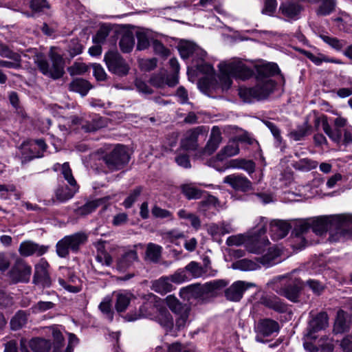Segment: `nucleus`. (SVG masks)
Masks as SVG:
<instances>
[{
  "label": "nucleus",
  "instance_id": "nucleus-1",
  "mask_svg": "<svg viewBox=\"0 0 352 352\" xmlns=\"http://www.w3.org/2000/svg\"><path fill=\"white\" fill-rule=\"evenodd\" d=\"M280 73L277 64L270 63L256 67V85L254 87L241 89L239 96L245 102L265 99L273 91L275 82L271 77Z\"/></svg>",
  "mask_w": 352,
  "mask_h": 352
},
{
  "label": "nucleus",
  "instance_id": "nucleus-2",
  "mask_svg": "<svg viewBox=\"0 0 352 352\" xmlns=\"http://www.w3.org/2000/svg\"><path fill=\"white\" fill-rule=\"evenodd\" d=\"M311 232L316 235L322 236L329 231V240L331 242L340 241L344 237L346 231L342 228L344 221L339 216L333 217H320L311 219Z\"/></svg>",
  "mask_w": 352,
  "mask_h": 352
},
{
  "label": "nucleus",
  "instance_id": "nucleus-3",
  "mask_svg": "<svg viewBox=\"0 0 352 352\" xmlns=\"http://www.w3.org/2000/svg\"><path fill=\"white\" fill-rule=\"evenodd\" d=\"M50 58L52 61V66L42 53L36 54L34 57V61L38 68L39 71L46 76L54 80L60 78L64 73V59L62 56L56 52L50 51Z\"/></svg>",
  "mask_w": 352,
  "mask_h": 352
},
{
  "label": "nucleus",
  "instance_id": "nucleus-4",
  "mask_svg": "<svg viewBox=\"0 0 352 352\" xmlns=\"http://www.w3.org/2000/svg\"><path fill=\"white\" fill-rule=\"evenodd\" d=\"M52 336L54 338L53 347L50 340L35 338H32L29 346L34 352H72L70 344L65 349L64 338L62 333L58 329H53Z\"/></svg>",
  "mask_w": 352,
  "mask_h": 352
},
{
  "label": "nucleus",
  "instance_id": "nucleus-5",
  "mask_svg": "<svg viewBox=\"0 0 352 352\" xmlns=\"http://www.w3.org/2000/svg\"><path fill=\"white\" fill-rule=\"evenodd\" d=\"M87 241V235L83 232H76L67 235L58 241L56 245V251L59 257L66 258L69 254V251L76 253L81 245Z\"/></svg>",
  "mask_w": 352,
  "mask_h": 352
},
{
  "label": "nucleus",
  "instance_id": "nucleus-6",
  "mask_svg": "<svg viewBox=\"0 0 352 352\" xmlns=\"http://www.w3.org/2000/svg\"><path fill=\"white\" fill-rule=\"evenodd\" d=\"M129 160L127 148L121 144L116 145L102 157L106 167L111 172L124 168Z\"/></svg>",
  "mask_w": 352,
  "mask_h": 352
},
{
  "label": "nucleus",
  "instance_id": "nucleus-7",
  "mask_svg": "<svg viewBox=\"0 0 352 352\" xmlns=\"http://www.w3.org/2000/svg\"><path fill=\"white\" fill-rule=\"evenodd\" d=\"M219 67L224 75L243 80L248 79L253 74L252 70L240 60L221 63Z\"/></svg>",
  "mask_w": 352,
  "mask_h": 352
},
{
  "label": "nucleus",
  "instance_id": "nucleus-8",
  "mask_svg": "<svg viewBox=\"0 0 352 352\" xmlns=\"http://www.w3.org/2000/svg\"><path fill=\"white\" fill-rule=\"evenodd\" d=\"M104 60L110 72L118 76H124L129 73V65L117 51L106 53Z\"/></svg>",
  "mask_w": 352,
  "mask_h": 352
},
{
  "label": "nucleus",
  "instance_id": "nucleus-9",
  "mask_svg": "<svg viewBox=\"0 0 352 352\" xmlns=\"http://www.w3.org/2000/svg\"><path fill=\"white\" fill-rule=\"evenodd\" d=\"M228 283L224 280H215L206 283L204 285H192L181 289V296L189 295L194 297H199L205 292H214L225 287Z\"/></svg>",
  "mask_w": 352,
  "mask_h": 352
},
{
  "label": "nucleus",
  "instance_id": "nucleus-10",
  "mask_svg": "<svg viewBox=\"0 0 352 352\" xmlns=\"http://www.w3.org/2000/svg\"><path fill=\"white\" fill-rule=\"evenodd\" d=\"M32 268L25 261L19 259L9 272V277L12 283H27L30 280Z\"/></svg>",
  "mask_w": 352,
  "mask_h": 352
},
{
  "label": "nucleus",
  "instance_id": "nucleus-11",
  "mask_svg": "<svg viewBox=\"0 0 352 352\" xmlns=\"http://www.w3.org/2000/svg\"><path fill=\"white\" fill-rule=\"evenodd\" d=\"M305 8L298 2L293 0H287L283 2L279 7V12L284 16L287 21H296L300 18V14Z\"/></svg>",
  "mask_w": 352,
  "mask_h": 352
},
{
  "label": "nucleus",
  "instance_id": "nucleus-12",
  "mask_svg": "<svg viewBox=\"0 0 352 352\" xmlns=\"http://www.w3.org/2000/svg\"><path fill=\"white\" fill-rule=\"evenodd\" d=\"M255 331L258 333L255 340L258 342H263V340L260 337V335L264 337H268L275 332L279 331L278 323L272 319L265 318L258 320L257 324L255 326Z\"/></svg>",
  "mask_w": 352,
  "mask_h": 352
},
{
  "label": "nucleus",
  "instance_id": "nucleus-13",
  "mask_svg": "<svg viewBox=\"0 0 352 352\" xmlns=\"http://www.w3.org/2000/svg\"><path fill=\"white\" fill-rule=\"evenodd\" d=\"M254 287L256 285L253 283L237 280L225 290V296L228 300L238 302L242 298L245 290Z\"/></svg>",
  "mask_w": 352,
  "mask_h": 352
},
{
  "label": "nucleus",
  "instance_id": "nucleus-14",
  "mask_svg": "<svg viewBox=\"0 0 352 352\" xmlns=\"http://www.w3.org/2000/svg\"><path fill=\"white\" fill-rule=\"evenodd\" d=\"M49 264L44 259H41L35 266L33 278V282L35 284H41L43 287H50L51 286L52 280L47 270Z\"/></svg>",
  "mask_w": 352,
  "mask_h": 352
},
{
  "label": "nucleus",
  "instance_id": "nucleus-15",
  "mask_svg": "<svg viewBox=\"0 0 352 352\" xmlns=\"http://www.w3.org/2000/svg\"><path fill=\"white\" fill-rule=\"evenodd\" d=\"M223 182L229 184L233 189L245 192L252 189V182L245 176L232 174L226 176Z\"/></svg>",
  "mask_w": 352,
  "mask_h": 352
},
{
  "label": "nucleus",
  "instance_id": "nucleus-16",
  "mask_svg": "<svg viewBox=\"0 0 352 352\" xmlns=\"http://www.w3.org/2000/svg\"><path fill=\"white\" fill-rule=\"evenodd\" d=\"M48 247L39 245L32 241H25L21 243L19 248V254L24 257H28L34 254L41 256L45 254Z\"/></svg>",
  "mask_w": 352,
  "mask_h": 352
},
{
  "label": "nucleus",
  "instance_id": "nucleus-17",
  "mask_svg": "<svg viewBox=\"0 0 352 352\" xmlns=\"http://www.w3.org/2000/svg\"><path fill=\"white\" fill-rule=\"evenodd\" d=\"M149 82L153 86L157 88H163L165 85L173 87L178 84L179 80L176 74L160 73L153 74Z\"/></svg>",
  "mask_w": 352,
  "mask_h": 352
},
{
  "label": "nucleus",
  "instance_id": "nucleus-18",
  "mask_svg": "<svg viewBox=\"0 0 352 352\" xmlns=\"http://www.w3.org/2000/svg\"><path fill=\"white\" fill-rule=\"evenodd\" d=\"M302 287V282L299 279L290 280L280 289L279 294L292 302H297Z\"/></svg>",
  "mask_w": 352,
  "mask_h": 352
},
{
  "label": "nucleus",
  "instance_id": "nucleus-19",
  "mask_svg": "<svg viewBox=\"0 0 352 352\" xmlns=\"http://www.w3.org/2000/svg\"><path fill=\"white\" fill-rule=\"evenodd\" d=\"M327 326L328 316L325 312H320L309 321L307 336L311 338H315L312 334L324 329Z\"/></svg>",
  "mask_w": 352,
  "mask_h": 352
},
{
  "label": "nucleus",
  "instance_id": "nucleus-20",
  "mask_svg": "<svg viewBox=\"0 0 352 352\" xmlns=\"http://www.w3.org/2000/svg\"><path fill=\"white\" fill-rule=\"evenodd\" d=\"M291 226L283 220H274L270 223V232L274 240H279L287 236Z\"/></svg>",
  "mask_w": 352,
  "mask_h": 352
},
{
  "label": "nucleus",
  "instance_id": "nucleus-21",
  "mask_svg": "<svg viewBox=\"0 0 352 352\" xmlns=\"http://www.w3.org/2000/svg\"><path fill=\"white\" fill-rule=\"evenodd\" d=\"M138 260V256L137 251L135 250H128L118 258L116 262V269L120 272H124Z\"/></svg>",
  "mask_w": 352,
  "mask_h": 352
},
{
  "label": "nucleus",
  "instance_id": "nucleus-22",
  "mask_svg": "<svg viewBox=\"0 0 352 352\" xmlns=\"http://www.w3.org/2000/svg\"><path fill=\"white\" fill-rule=\"evenodd\" d=\"M313 4L316 5L315 13L318 16H325L333 13L336 8V0H314Z\"/></svg>",
  "mask_w": 352,
  "mask_h": 352
},
{
  "label": "nucleus",
  "instance_id": "nucleus-23",
  "mask_svg": "<svg viewBox=\"0 0 352 352\" xmlns=\"http://www.w3.org/2000/svg\"><path fill=\"white\" fill-rule=\"evenodd\" d=\"M156 308L151 302H144L134 314L129 313L126 316L128 321H134L142 318H152Z\"/></svg>",
  "mask_w": 352,
  "mask_h": 352
},
{
  "label": "nucleus",
  "instance_id": "nucleus-24",
  "mask_svg": "<svg viewBox=\"0 0 352 352\" xmlns=\"http://www.w3.org/2000/svg\"><path fill=\"white\" fill-rule=\"evenodd\" d=\"M204 133V126H198L186 132L182 140V146L186 150H195L197 146V139Z\"/></svg>",
  "mask_w": 352,
  "mask_h": 352
},
{
  "label": "nucleus",
  "instance_id": "nucleus-25",
  "mask_svg": "<svg viewBox=\"0 0 352 352\" xmlns=\"http://www.w3.org/2000/svg\"><path fill=\"white\" fill-rule=\"evenodd\" d=\"M259 302L266 307L280 313H283L286 311L285 305L283 303L280 299L274 295H264L260 298Z\"/></svg>",
  "mask_w": 352,
  "mask_h": 352
},
{
  "label": "nucleus",
  "instance_id": "nucleus-26",
  "mask_svg": "<svg viewBox=\"0 0 352 352\" xmlns=\"http://www.w3.org/2000/svg\"><path fill=\"white\" fill-rule=\"evenodd\" d=\"M158 313L155 316L156 321L164 329L166 332L170 331L174 326L173 318L166 308L157 309Z\"/></svg>",
  "mask_w": 352,
  "mask_h": 352
},
{
  "label": "nucleus",
  "instance_id": "nucleus-27",
  "mask_svg": "<svg viewBox=\"0 0 352 352\" xmlns=\"http://www.w3.org/2000/svg\"><path fill=\"white\" fill-rule=\"evenodd\" d=\"M221 142V131L217 126H213L210 139L204 148V153L207 155L213 153L217 149Z\"/></svg>",
  "mask_w": 352,
  "mask_h": 352
},
{
  "label": "nucleus",
  "instance_id": "nucleus-28",
  "mask_svg": "<svg viewBox=\"0 0 352 352\" xmlns=\"http://www.w3.org/2000/svg\"><path fill=\"white\" fill-rule=\"evenodd\" d=\"M78 190V186L68 187L65 185H60L55 190L56 199L61 203L65 202L72 199Z\"/></svg>",
  "mask_w": 352,
  "mask_h": 352
},
{
  "label": "nucleus",
  "instance_id": "nucleus-29",
  "mask_svg": "<svg viewBox=\"0 0 352 352\" xmlns=\"http://www.w3.org/2000/svg\"><path fill=\"white\" fill-rule=\"evenodd\" d=\"M91 85L89 81L82 78H76L69 84V90L79 93L82 96L87 95Z\"/></svg>",
  "mask_w": 352,
  "mask_h": 352
},
{
  "label": "nucleus",
  "instance_id": "nucleus-30",
  "mask_svg": "<svg viewBox=\"0 0 352 352\" xmlns=\"http://www.w3.org/2000/svg\"><path fill=\"white\" fill-rule=\"evenodd\" d=\"M347 314L343 310H339L337 313L335 320L333 331L336 333H342L346 331L349 328V322L346 320Z\"/></svg>",
  "mask_w": 352,
  "mask_h": 352
},
{
  "label": "nucleus",
  "instance_id": "nucleus-31",
  "mask_svg": "<svg viewBox=\"0 0 352 352\" xmlns=\"http://www.w3.org/2000/svg\"><path fill=\"white\" fill-rule=\"evenodd\" d=\"M28 314L25 311L19 310L10 320V327L14 331H17L23 328L27 323Z\"/></svg>",
  "mask_w": 352,
  "mask_h": 352
},
{
  "label": "nucleus",
  "instance_id": "nucleus-32",
  "mask_svg": "<svg viewBox=\"0 0 352 352\" xmlns=\"http://www.w3.org/2000/svg\"><path fill=\"white\" fill-rule=\"evenodd\" d=\"M195 43L190 41H184L179 44V52L182 58L186 59L192 56L194 54H199L201 52Z\"/></svg>",
  "mask_w": 352,
  "mask_h": 352
},
{
  "label": "nucleus",
  "instance_id": "nucleus-33",
  "mask_svg": "<svg viewBox=\"0 0 352 352\" xmlns=\"http://www.w3.org/2000/svg\"><path fill=\"white\" fill-rule=\"evenodd\" d=\"M162 248L157 244L150 243L147 245L145 252V260L157 263L162 254Z\"/></svg>",
  "mask_w": 352,
  "mask_h": 352
},
{
  "label": "nucleus",
  "instance_id": "nucleus-34",
  "mask_svg": "<svg viewBox=\"0 0 352 352\" xmlns=\"http://www.w3.org/2000/svg\"><path fill=\"white\" fill-rule=\"evenodd\" d=\"M230 167L234 168H240L251 174L255 170V163L252 160L245 159H235L230 162Z\"/></svg>",
  "mask_w": 352,
  "mask_h": 352
},
{
  "label": "nucleus",
  "instance_id": "nucleus-35",
  "mask_svg": "<svg viewBox=\"0 0 352 352\" xmlns=\"http://www.w3.org/2000/svg\"><path fill=\"white\" fill-rule=\"evenodd\" d=\"M280 252L278 249L270 248L268 252L260 258V263L263 265L271 266L280 262Z\"/></svg>",
  "mask_w": 352,
  "mask_h": 352
},
{
  "label": "nucleus",
  "instance_id": "nucleus-36",
  "mask_svg": "<svg viewBox=\"0 0 352 352\" xmlns=\"http://www.w3.org/2000/svg\"><path fill=\"white\" fill-rule=\"evenodd\" d=\"M102 204V200L100 199L89 201L78 208L75 212L78 215L86 216L95 211Z\"/></svg>",
  "mask_w": 352,
  "mask_h": 352
},
{
  "label": "nucleus",
  "instance_id": "nucleus-37",
  "mask_svg": "<svg viewBox=\"0 0 352 352\" xmlns=\"http://www.w3.org/2000/svg\"><path fill=\"white\" fill-rule=\"evenodd\" d=\"M239 153V144L236 142H231L226 145L217 155V159L223 161L224 159L237 155Z\"/></svg>",
  "mask_w": 352,
  "mask_h": 352
},
{
  "label": "nucleus",
  "instance_id": "nucleus-38",
  "mask_svg": "<svg viewBox=\"0 0 352 352\" xmlns=\"http://www.w3.org/2000/svg\"><path fill=\"white\" fill-rule=\"evenodd\" d=\"M165 300L168 308L175 314L189 309V307L187 305H184L180 302L179 300L174 296H168Z\"/></svg>",
  "mask_w": 352,
  "mask_h": 352
},
{
  "label": "nucleus",
  "instance_id": "nucleus-39",
  "mask_svg": "<svg viewBox=\"0 0 352 352\" xmlns=\"http://www.w3.org/2000/svg\"><path fill=\"white\" fill-rule=\"evenodd\" d=\"M135 45V38L131 32H126L121 37L119 46L123 53L130 52Z\"/></svg>",
  "mask_w": 352,
  "mask_h": 352
},
{
  "label": "nucleus",
  "instance_id": "nucleus-40",
  "mask_svg": "<svg viewBox=\"0 0 352 352\" xmlns=\"http://www.w3.org/2000/svg\"><path fill=\"white\" fill-rule=\"evenodd\" d=\"M322 129L329 138L333 142L339 143L342 140V131L340 129L336 127L332 129L327 120H322Z\"/></svg>",
  "mask_w": 352,
  "mask_h": 352
},
{
  "label": "nucleus",
  "instance_id": "nucleus-41",
  "mask_svg": "<svg viewBox=\"0 0 352 352\" xmlns=\"http://www.w3.org/2000/svg\"><path fill=\"white\" fill-rule=\"evenodd\" d=\"M182 192L188 199H198L202 196L203 191L192 184H183L181 186Z\"/></svg>",
  "mask_w": 352,
  "mask_h": 352
},
{
  "label": "nucleus",
  "instance_id": "nucleus-42",
  "mask_svg": "<svg viewBox=\"0 0 352 352\" xmlns=\"http://www.w3.org/2000/svg\"><path fill=\"white\" fill-rule=\"evenodd\" d=\"M155 292L160 294H166L172 290L173 285L167 277H162L155 280L153 284Z\"/></svg>",
  "mask_w": 352,
  "mask_h": 352
},
{
  "label": "nucleus",
  "instance_id": "nucleus-43",
  "mask_svg": "<svg viewBox=\"0 0 352 352\" xmlns=\"http://www.w3.org/2000/svg\"><path fill=\"white\" fill-rule=\"evenodd\" d=\"M259 267L257 263L246 258L241 259L232 264L234 269L242 271H253L257 270Z\"/></svg>",
  "mask_w": 352,
  "mask_h": 352
},
{
  "label": "nucleus",
  "instance_id": "nucleus-44",
  "mask_svg": "<svg viewBox=\"0 0 352 352\" xmlns=\"http://www.w3.org/2000/svg\"><path fill=\"white\" fill-rule=\"evenodd\" d=\"M177 215L180 219L189 220L192 227L196 230L200 228L201 221L196 214L189 212L184 209H181L178 211Z\"/></svg>",
  "mask_w": 352,
  "mask_h": 352
},
{
  "label": "nucleus",
  "instance_id": "nucleus-45",
  "mask_svg": "<svg viewBox=\"0 0 352 352\" xmlns=\"http://www.w3.org/2000/svg\"><path fill=\"white\" fill-rule=\"evenodd\" d=\"M318 163L308 158H303L296 162H293L292 166L301 171H309L317 167Z\"/></svg>",
  "mask_w": 352,
  "mask_h": 352
},
{
  "label": "nucleus",
  "instance_id": "nucleus-46",
  "mask_svg": "<svg viewBox=\"0 0 352 352\" xmlns=\"http://www.w3.org/2000/svg\"><path fill=\"white\" fill-rule=\"evenodd\" d=\"M96 260L102 265L107 267L113 263L112 256L104 250L102 245H98Z\"/></svg>",
  "mask_w": 352,
  "mask_h": 352
},
{
  "label": "nucleus",
  "instance_id": "nucleus-47",
  "mask_svg": "<svg viewBox=\"0 0 352 352\" xmlns=\"http://www.w3.org/2000/svg\"><path fill=\"white\" fill-rule=\"evenodd\" d=\"M310 128L307 122H305L302 125L298 126L296 129L291 131L289 136L295 141L300 140L309 134Z\"/></svg>",
  "mask_w": 352,
  "mask_h": 352
},
{
  "label": "nucleus",
  "instance_id": "nucleus-48",
  "mask_svg": "<svg viewBox=\"0 0 352 352\" xmlns=\"http://www.w3.org/2000/svg\"><path fill=\"white\" fill-rule=\"evenodd\" d=\"M311 230V219L298 221L294 227L293 232L296 236L308 234Z\"/></svg>",
  "mask_w": 352,
  "mask_h": 352
},
{
  "label": "nucleus",
  "instance_id": "nucleus-49",
  "mask_svg": "<svg viewBox=\"0 0 352 352\" xmlns=\"http://www.w3.org/2000/svg\"><path fill=\"white\" fill-rule=\"evenodd\" d=\"M131 300V294L127 293H119L117 294L116 309L118 312H123L129 306Z\"/></svg>",
  "mask_w": 352,
  "mask_h": 352
},
{
  "label": "nucleus",
  "instance_id": "nucleus-50",
  "mask_svg": "<svg viewBox=\"0 0 352 352\" xmlns=\"http://www.w3.org/2000/svg\"><path fill=\"white\" fill-rule=\"evenodd\" d=\"M143 187L142 186H137L133 190L131 191L129 196L124 199L123 202V206L126 208H130L132 207L133 204L138 200V197L140 196L142 192Z\"/></svg>",
  "mask_w": 352,
  "mask_h": 352
},
{
  "label": "nucleus",
  "instance_id": "nucleus-51",
  "mask_svg": "<svg viewBox=\"0 0 352 352\" xmlns=\"http://www.w3.org/2000/svg\"><path fill=\"white\" fill-rule=\"evenodd\" d=\"M0 56L3 58H10L16 63H21V56L18 53H16L10 50V48L6 45L1 41Z\"/></svg>",
  "mask_w": 352,
  "mask_h": 352
},
{
  "label": "nucleus",
  "instance_id": "nucleus-52",
  "mask_svg": "<svg viewBox=\"0 0 352 352\" xmlns=\"http://www.w3.org/2000/svg\"><path fill=\"white\" fill-rule=\"evenodd\" d=\"M185 270L188 272L194 278L201 277L204 273L202 266L195 261H191L186 267Z\"/></svg>",
  "mask_w": 352,
  "mask_h": 352
},
{
  "label": "nucleus",
  "instance_id": "nucleus-53",
  "mask_svg": "<svg viewBox=\"0 0 352 352\" xmlns=\"http://www.w3.org/2000/svg\"><path fill=\"white\" fill-rule=\"evenodd\" d=\"M321 39L336 50H340L346 45L344 40H339L336 37H331L327 35H320Z\"/></svg>",
  "mask_w": 352,
  "mask_h": 352
},
{
  "label": "nucleus",
  "instance_id": "nucleus-54",
  "mask_svg": "<svg viewBox=\"0 0 352 352\" xmlns=\"http://www.w3.org/2000/svg\"><path fill=\"white\" fill-rule=\"evenodd\" d=\"M55 304L50 301H38L31 307L33 314H39L52 309L54 307Z\"/></svg>",
  "mask_w": 352,
  "mask_h": 352
},
{
  "label": "nucleus",
  "instance_id": "nucleus-55",
  "mask_svg": "<svg viewBox=\"0 0 352 352\" xmlns=\"http://www.w3.org/2000/svg\"><path fill=\"white\" fill-rule=\"evenodd\" d=\"M219 204L218 199L212 195H208L206 199L199 203V208L201 211L205 212L211 207H216Z\"/></svg>",
  "mask_w": 352,
  "mask_h": 352
},
{
  "label": "nucleus",
  "instance_id": "nucleus-56",
  "mask_svg": "<svg viewBox=\"0 0 352 352\" xmlns=\"http://www.w3.org/2000/svg\"><path fill=\"white\" fill-rule=\"evenodd\" d=\"M61 173L71 186H78L68 162H65L61 165Z\"/></svg>",
  "mask_w": 352,
  "mask_h": 352
},
{
  "label": "nucleus",
  "instance_id": "nucleus-57",
  "mask_svg": "<svg viewBox=\"0 0 352 352\" xmlns=\"http://www.w3.org/2000/svg\"><path fill=\"white\" fill-rule=\"evenodd\" d=\"M264 124L265 126L270 130L271 133H272L274 140H275V144L276 146H279L282 142L283 138L280 135V131L278 128V126L273 122L270 121H264Z\"/></svg>",
  "mask_w": 352,
  "mask_h": 352
},
{
  "label": "nucleus",
  "instance_id": "nucleus-58",
  "mask_svg": "<svg viewBox=\"0 0 352 352\" xmlns=\"http://www.w3.org/2000/svg\"><path fill=\"white\" fill-rule=\"evenodd\" d=\"M152 47L155 54L162 58H167L170 55V50L158 40L152 41Z\"/></svg>",
  "mask_w": 352,
  "mask_h": 352
},
{
  "label": "nucleus",
  "instance_id": "nucleus-59",
  "mask_svg": "<svg viewBox=\"0 0 352 352\" xmlns=\"http://www.w3.org/2000/svg\"><path fill=\"white\" fill-rule=\"evenodd\" d=\"M151 213H152L153 216L155 217V218L169 219L170 220L173 219V216L172 212H170L168 210L163 209L157 205H155L152 208Z\"/></svg>",
  "mask_w": 352,
  "mask_h": 352
},
{
  "label": "nucleus",
  "instance_id": "nucleus-60",
  "mask_svg": "<svg viewBox=\"0 0 352 352\" xmlns=\"http://www.w3.org/2000/svg\"><path fill=\"white\" fill-rule=\"evenodd\" d=\"M137 50H144L147 49L150 45L149 38L147 34L144 32H137Z\"/></svg>",
  "mask_w": 352,
  "mask_h": 352
},
{
  "label": "nucleus",
  "instance_id": "nucleus-61",
  "mask_svg": "<svg viewBox=\"0 0 352 352\" xmlns=\"http://www.w3.org/2000/svg\"><path fill=\"white\" fill-rule=\"evenodd\" d=\"M109 34V28L107 26H101L100 28L98 30L96 34L93 37L94 43L96 44H100L104 43Z\"/></svg>",
  "mask_w": 352,
  "mask_h": 352
},
{
  "label": "nucleus",
  "instance_id": "nucleus-62",
  "mask_svg": "<svg viewBox=\"0 0 352 352\" xmlns=\"http://www.w3.org/2000/svg\"><path fill=\"white\" fill-rule=\"evenodd\" d=\"M306 285L316 295H320L324 289V286L318 280L309 279L306 282Z\"/></svg>",
  "mask_w": 352,
  "mask_h": 352
},
{
  "label": "nucleus",
  "instance_id": "nucleus-63",
  "mask_svg": "<svg viewBox=\"0 0 352 352\" xmlns=\"http://www.w3.org/2000/svg\"><path fill=\"white\" fill-rule=\"evenodd\" d=\"M100 310L111 321L113 318V312L111 310V305L109 300L105 299L99 305Z\"/></svg>",
  "mask_w": 352,
  "mask_h": 352
},
{
  "label": "nucleus",
  "instance_id": "nucleus-64",
  "mask_svg": "<svg viewBox=\"0 0 352 352\" xmlns=\"http://www.w3.org/2000/svg\"><path fill=\"white\" fill-rule=\"evenodd\" d=\"M277 6L276 0H265L264 7L261 10L263 14L273 15Z\"/></svg>",
  "mask_w": 352,
  "mask_h": 352
}]
</instances>
